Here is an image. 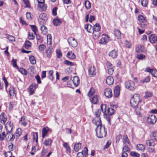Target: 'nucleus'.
<instances>
[{
	"instance_id": "nucleus-41",
	"label": "nucleus",
	"mask_w": 157,
	"mask_h": 157,
	"mask_svg": "<svg viewBox=\"0 0 157 157\" xmlns=\"http://www.w3.org/2000/svg\"><path fill=\"white\" fill-rule=\"evenodd\" d=\"M107 105L105 104H102L101 106V109L102 111L104 114L105 113L106 111Z\"/></svg>"
},
{
	"instance_id": "nucleus-33",
	"label": "nucleus",
	"mask_w": 157,
	"mask_h": 157,
	"mask_svg": "<svg viewBox=\"0 0 157 157\" xmlns=\"http://www.w3.org/2000/svg\"><path fill=\"white\" fill-rule=\"evenodd\" d=\"M114 34L118 39H120L121 38V33L120 31L117 29H115L114 31Z\"/></svg>"
},
{
	"instance_id": "nucleus-5",
	"label": "nucleus",
	"mask_w": 157,
	"mask_h": 157,
	"mask_svg": "<svg viewBox=\"0 0 157 157\" xmlns=\"http://www.w3.org/2000/svg\"><path fill=\"white\" fill-rule=\"evenodd\" d=\"M125 86L126 88L130 90L133 91L135 88L134 83L131 80H129L125 82Z\"/></svg>"
},
{
	"instance_id": "nucleus-28",
	"label": "nucleus",
	"mask_w": 157,
	"mask_h": 157,
	"mask_svg": "<svg viewBox=\"0 0 157 157\" xmlns=\"http://www.w3.org/2000/svg\"><path fill=\"white\" fill-rule=\"evenodd\" d=\"M151 138L153 141H157V131H155L152 132Z\"/></svg>"
},
{
	"instance_id": "nucleus-29",
	"label": "nucleus",
	"mask_w": 157,
	"mask_h": 157,
	"mask_svg": "<svg viewBox=\"0 0 157 157\" xmlns=\"http://www.w3.org/2000/svg\"><path fill=\"white\" fill-rule=\"evenodd\" d=\"M67 56L71 59H75L76 57L75 54L72 52H68L67 54Z\"/></svg>"
},
{
	"instance_id": "nucleus-6",
	"label": "nucleus",
	"mask_w": 157,
	"mask_h": 157,
	"mask_svg": "<svg viewBox=\"0 0 157 157\" xmlns=\"http://www.w3.org/2000/svg\"><path fill=\"white\" fill-rule=\"evenodd\" d=\"M157 118L153 114L149 115L147 117V121L148 123L150 124H153L156 123Z\"/></svg>"
},
{
	"instance_id": "nucleus-57",
	"label": "nucleus",
	"mask_w": 157,
	"mask_h": 157,
	"mask_svg": "<svg viewBox=\"0 0 157 157\" xmlns=\"http://www.w3.org/2000/svg\"><path fill=\"white\" fill-rule=\"evenodd\" d=\"M36 36V39L40 43H41L42 41V37L39 34H35Z\"/></svg>"
},
{
	"instance_id": "nucleus-23",
	"label": "nucleus",
	"mask_w": 157,
	"mask_h": 157,
	"mask_svg": "<svg viewBox=\"0 0 157 157\" xmlns=\"http://www.w3.org/2000/svg\"><path fill=\"white\" fill-rule=\"evenodd\" d=\"M4 115L5 113L4 112L2 113L0 115V120L1 121V122L4 124H5L7 121V118L5 117Z\"/></svg>"
},
{
	"instance_id": "nucleus-9",
	"label": "nucleus",
	"mask_w": 157,
	"mask_h": 157,
	"mask_svg": "<svg viewBox=\"0 0 157 157\" xmlns=\"http://www.w3.org/2000/svg\"><path fill=\"white\" fill-rule=\"evenodd\" d=\"M67 41L69 45L73 47H76L77 45V42L75 39L72 37L69 38Z\"/></svg>"
},
{
	"instance_id": "nucleus-43",
	"label": "nucleus",
	"mask_w": 157,
	"mask_h": 157,
	"mask_svg": "<svg viewBox=\"0 0 157 157\" xmlns=\"http://www.w3.org/2000/svg\"><path fill=\"white\" fill-rule=\"evenodd\" d=\"M95 92V89L93 87H91L88 94V95L89 97H91L92 96L93 94H94Z\"/></svg>"
},
{
	"instance_id": "nucleus-61",
	"label": "nucleus",
	"mask_w": 157,
	"mask_h": 157,
	"mask_svg": "<svg viewBox=\"0 0 157 157\" xmlns=\"http://www.w3.org/2000/svg\"><path fill=\"white\" fill-rule=\"evenodd\" d=\"M4 155L5 157H12V153L10 151L7 152H5L4 153Z\"/></svg>"
},
{
	"instance_id": "nucleus-55",
	"label": "nucleus",
	"mask_w": 157,
	"mask_h": 157,
	"mask_svg": "<svg viewBox=\"0 0 157 157\" xmlns=\"http://www.w3.org/2000/svg\"><path fill=\"white\" fill-rule=\"evenodd\" d=\"M145 95L144 96V97L145 98H148L151 97L152 94L151 92L147 91L145 92Z\"/></svg>"
},
{
	"instance_id": "nucleus-16",
	"label": "nucleus",
	"mask_w": 157,
	"mask_h": 157,
	"mask_svg": "<svg viewBox=\"0 0 157 157\" xmlns=\"http://www.w3.org/2000/svg\"><path fill=\"white\" fill-rule=\"evenodd\" d=\"M109 37L106 36L102 37L100 40L99 43L103 44H106L109 41Z\"/></svg>"
},
{
	"instance_id": "nucleus-46",
	"label": "nucleus",
	"mask_w": 157,
	"mask_h": 157,
	"mask_svg": "<svg viewBox=\"0 0 157 157\" xmlns=\"http://www.w3.org/2000/svg\"><path fill=\"white\" fill-rule=\"evenodd\" d=\"M150 80V78L149 76H148L147 77L144 79H143L140 81V82L142 83H144L145 82H149Z\"/></svg>"
},
{
	"instance_id": "nucleus-60",
	"label": "nucleus",
	"mask_w": 157,
	"mask_h": 157,
	"mask_svg": "<svg viewBox=\"0 0 157 157\" xmlns=\"http://www.w3.org/2000/svg\"><path fill=\"white\" fill-rule=\"evenodd\" d=\"M129 146L125 145L122 149L123 152H125L130 151V148L128 147Z\"/></svg>"
},
{
	"instance_id": "nucleus-27",
	"label": "nucleus",
	"mask_w": 157,
	"mask_h": 157,
	"mask_svg": "<svg viewBox=\"0 0 157 157\" xmlns=\"http://www.w3.org/2000/svg\"><path fill=\"white\" fill-rule=\"evenodd\" d=\"M9 93L11 96H13L14 95L16 96V94L14 88L13 86H10L9 89Z\"/></svg>"
},
{
	"instance_id": "nucleus-25",
	"label": "nucleus",
	"mask_w": 157,
	"mask_h": 157,
	"mask_svg": "<svg viewBox=\"0 0 157 157\" xmlns=\"http://www.w3.org/2000/svg\"><path fill=\"white\" fill-rule=\"evenodd\" d=\"M136 147L137 150L141 151L142 152H144L145 148V146L142 144H137Z\"/></svg>"
},
{
	"instance_id": "nucleus-22",
	"label": "nucleus",
	"mask_w": 157,
	"mask_h": 157,
	"mask_svg": "<svg viewBox=\"0 0 157 157\" xmlns=\"http://www.w3.org/2000/svg\"><path fill=\"white\" fill-rule=\"evenodd\" d=\"M109 56L112 57L114 59L117 57V53L115 50L114 49L109 52Z\"/></svg>"
},
{
	"instance_id": "nucleus-36",
	"label": "nucleus",
	"mask_w": 157,
	"mask_h": 157,
	"mask_svg": "<svg viewBox=\"0 0 157 157\" xmlns=\"http://www.w3.org/2000/svg\"><path fill=\"white\" fill-rule=\"evenodd\" d=\"M24 45L25 48L28 49L31 47V43L29 40H26Z\"/></svg>"
},
{
	"instance_id": "nucleus-48",
	"label": "nucleus",
	"mask_w": 157,
	"mask_h": 157,
	"mask_svg": "<svg viewBox=\"0 0 157 157\" xmlns=\"http://www.w3.org/2000/svg\"><path fill=\"white\" fill-rule=\"evenodd\" d=\"M29 92L30 94V95H32L35 92V89H34L33 88L31 87L30 86H29V88H28Z\"/></svg>"
},
{
	"instance_id": "nucleus-63",
	"label": "nucleus",
	"mask_w": 157,
	"mask_h": 157,
	"mask_svg": "<svg viewBox=\"0 0 157 157\" xmlns=\"http://www.w3.org/2000/svg\"><path fill=\"white\" fill-rule=\"evenodd\" d=\"M137 58L139 59L142 60L145 58V56L142 54H137Z\"/></svg>"
},
{
	"instance_id": "nucleus-47",
	"label": "nucleus",
	"mask_w": 157,
	"mask_h": 157,
	"mask_svg": "<svg viewBox=\"0 0 157 157\" xmlns=\"http://www.w3.org/2000/svg\"><path fill=\"white\" fill-rule=\"evenodd\" d=\"M38 48L40 51H44L46 48V46L44 44H42L39 45Z\"/></svg>"
},
{
	"instance_id": "nucleus-10",
	"label": "nucleus",
	"mask_w": 157,
	"mask_h": 157,
	"mask_svg": "<svg viewBox=\"0 0 157 157\" xmlns=\"http://www.w3.org/2000/svg\"><path fill=\"white\" fill-rule=\"evenodd\" d=\"M105 95L108 98H111L112 96V93L111 90L110 88L106 89L104 92Z\"/></svg>"
},
{
	"instance_id": "nucleus-59",
	"label": "nucleus",
	"mask_w": 157,
	"mask_h": 157,
	"mask_svg": "<svg viewBox=\"0 0 157 157\" xmlns=\"http://www.w3.org/2000/svg\"><path fill=\"white\" fill-rule=\"evenodd\" d=\"M6 135L5 132H3L0 134V140H3Z\"/></svg>"
},
{
	"instance_id": "nucleus-52",
	"label": "nucleus",
	"mask_w": 157,
	"mask_h": 157,
	"mask_svg": "<svg viewBox=\"0 0 157 157\" xmlns=\"http://www.w3.org/2000/svg\"><path fill=\"white\" fill-rule=\"evenodd\" d=\"M35 37L33 35V33L30 32L28 33V38L29 40H33L34 39Z\"/></svg>"
},
{
	"instance_id": "nucleus-58",
	"label": "nucleus",
	"mask_w": 157,
	"mask_h": 157,
	"mask_svg": "<svg viewBox=\"0 0 157 157\" xmlns=\"http://www.w3.org/2000/svg\"><path fill=\"white\" fill-rule=\"evenodd\" d=\"M33 138L34 140H36V142L37 143L38 141V134L37 132H33Z\"/></svg>"
},
{
	"instance_id": "nucleus-15",
	"label": "nucleus",
	"mask_w": 157,
	"mask_h": 157,
	"mask_svg": "<svg viewBox=\"0 0 157 157\" xmlns=\"http://www.w3.org/2000/svg\"><path fill=\"white\" fill-rule=\"evenodd\" d=\"M101 112V109H97L95 111V115L96 117H97V118H96V119L95 120H94L93 121V122H94V124H95V122H97V121H98V119L99 118H100V119L101 120L100 118H99V117L100 116Z\"/></svg>"
},
{
	"instance_id": "nucleus-21",
	"label": "nucleus",
	"mask_w": 157,
	"mask_h": 157,
	"mask_svg": "<svg viewBox=\"0 0 157 157\" xmlns=\"http://www.w3.org/2000/svg\"><path fill=\"white\" fill-rule=\"evenodd\" d=\"M114 82V79L113 77L111 76H108L106 79V83L109 85H112Z\"/></svg>"
},
{
	"instance_id": "nucleus-13",
	"label": "nucleus",
	"mask_w": 157,
	"mask_h": 157,
	"mask_svg": "<svg viewBox=\"0 0 157 157\" xmlns=\"http://www.w3.org/2000/svg\"><path fill=\"white\" fill-rule=\"evenodd\" d=\"M71 79L75 86H78L79 83V79L78 77L76 76H74L73 77V79Z\"/></svg>"
},
{
	"instance_id": "nucleus-42",
	"label": "nucleus",
	"mask_w": 157,
	"mask_h": 157,
	"mask_svg": "<svg viewBox=\"0 0 157 157\" xmlns=\"http://www.w3.org/2000/svg\"><path fill=\"white\" fill-rule=\"evenodd\" d=\"M53 71L52 70H50L48 71V78L52 81L54 78V77L53 75Z\"/></svg>"
},
{
	"instance_id": "nucleus-7",
	"label": "nucleus",
	"mask_w": 157,
	"mask_h": 157,
	"mask_svg": "<svg viewBox=\"0 0 157 157\" xmlns=\"http://www.w3.org/2000/svg\"><path fill=\"white\" fill-rule=\"evenodd\" d=\"M13 124L11 121H8L6 123V128L7 132V135H9L11 134V132L13 129Z\"/></svg>"
},
{
	"instance_id": "nucleus-39",
	"label": "nucleus",
	"mask_w": 157,
	"mask_h": 157,
	"mask_svg": "<svg viewBox=\"0 0 157 157\" xmlns=\"http://www.w3.org/2000/svg\"><path fill=\"white\" fill-rule=\"evenodd\" d=\"M101 29V26L98 23H96L94 25V31L99 32Z\"/></svg>"
},
{
	"instance_id": "nucleus-35",
	"label": "nucleus",
	"mask_w": 157,
	"mask_h": 157,
	"mask_svg": "<svg viewBox=\"0 0 157 157\" xmlns=\"http://www.w3.org/2000/svg\"><path fill=\"white\" fill-rule=\"evenodd\" d=\"M81 143H76L74 145V149L75 151H78L81 148Z\"/></svg>"
},
{
	"instance_id": "nucleus-54",
	"label": "nucleus",
	"mask_w": 157,
	"mask_h": 157,
	"mask_svg": "<svg viewBox=\"0 0 157 157\" xmlns=\"http://www.w3.org/2000/svg\"><path fill=\"white\" fill-rule=\"evenodd\" d=\"M64 63L67 65L70 66H73L74 65V63L72 62L69 61L67 60H65L64 62Z\"/></svg>"
},
{
	"instance_id": "nucleus-62",
	"label": "nucleus",
	"mask_w": 157,
	"mask_h": 157,
	"mask_svg": "<svg viewBox=\"0 0 157 157\" xmlns=\"http://www.w3.org/2000/svg\"><path fill=\"white\" fill-rule=\"evenodd\" d=\"M56 53L57 55V57L58 58H60L62 56V53L61 51L59 50H57L56 51Z\"/></svg>"
},
{
	"instance_id": "nucleus-8",
	"label": "nucleus",
	"mask_w": 157,
	"mask_h": 157,
	"mask_svg": "<svg viewBox=\"0 0 157 157\" xmlns=\"http://www.w3.org/2000/svg\"><path fill=\"white\" fill-rule=\"evenodd\" d=\"M96 69L94 66H90L88 69L89 75L91 77L94 76L96 75Z\"/></svg>"
},
{
	"instance_id": "nucleus-40",
	"label": "nucleus",
	"mask_w": 157,
	"mask_h": 157,
	"mask_svg": "<svg viewBox=\"0 0 157 157\" xmlns=\"http://www.w3.org/2000/svg\"><path fill=\"white\" fill-rule=\"evenodd\" d=\"M17 69L22 74L26 75H27V71L24 69L22 68H18Z\"/></svg>"
},
{
	"instance_id": "nucleus-37",
	"label": "nucleus",
	"mask_w": 157,
	"mask_h": 157,
	"mask_svg": "<svg viewBox=\"0 0 157 157\" xmlns=\"http://www.w3.org/2000/svg\"><path fill=\"white\" fill-rule=\"evenodd\" d=\"M63 146L66 149L67 153H71V149L69 145L67 143H64L63 144Z\"/></svg>"
},
{
	"instance_id": "nucleus-12",
	"label": "nucleus",
	"mask_w": 157,
	"mask_h": 157,
	"mask_svg": "<svg viewBox=\"0 0 157 157\" xmlns=\"http://www.w3.org/2000/svg\"><path fill=\"white\" fill-rule=\"evenodd\" d=\"M85 28L87 31L89 33H93L94 32V27L91 25L86 24L85 25Z\"/></svg>"
},
{
	"instance_id": "nucleus-38",
	"label": "nucleus",
	"mask_w": 157,
	"mask_h": 157,
	"mask_svg": "<svg viewBox=\"0 0 157 157\" xmlns=\"http://www.w3.org/2000/svg\"><path fill=\"white\" fill-rule=\"evenodd\" d=\"M154 141L151 139L150 140H147L146 141V144L147 146H154L155 145V143L154 142Z\"/></svg>"
},
{
	"instance_id": "nucleus-45",
	"label": "nucleus",
	"mask_w": 157,
	"mask_h": 157,
	"mask_svg": "<svg viewBox=\"0 0 157 157\" xmlns=\"http://www.w3.org/2000/svg\"><path fill=\"white\" fill-rule=\"evenodd\" d=\"M29 59L30 63L33 64L36 63V60L35 59L34 56L33 55H31L29 57Z\"/></svg>"
},
{
	"instance_id": "nucleus-51",
	"label": "nucleus",
	"mask_w": 157,
	"mask_h": 157,
	"mask_svg": "<svg viewBox=\"0 0 157 157\" xmlns=\"http://www.w3.org/2000/svg\"><path fill=\"white\" fill-rule=\"evenodd\" d=\"M85 6L86 9H90L91 6V4L88 1H86L85 2Z\"/></svg>"
},
{
	"instance_id": "nucleus-14",
	"label": "nucleus",
	"mask_w": 157,
	"mask_h": 157,
	"mask_svg": "<svg viewBox=\"0 0 157 157\" xmlns=\"http://www.w3.org/2000/svg\"><path fill=\"white\" fill-rule=\"evenodd\" d=\"M62 22V20L58 17L55 18L53 20V24L55 26L59 25Z\"/></svg>"
},
{
	"instance_id": "nucleus-3",
	"label": "nucleus",
	"mask_w": 157,
	"mask_h": 157,
	"mask_svg": "<svg viewBox=\"0 0 157 157\" xmlns=\"http://www.w3.org/2000/svg\"><path fill=\"white\" fill-rule=\"evenodd\" d=\"M114 113V109L112 108H108L107 109V113L108 114L105 113L104 114V117L106 119L108 122V123L109 125L111 124V118L110 115H112Z\"/></svg>"
},
{
	"instance_id": "nucleus-1",
	"label": "nucleus",
	"mask_w": 157,
	"mask_h": 157,
	"mask_svg": "<svg viewBox=\"0 0 157 157\" xmlns=\"http://www.w3.org/2000/svg\"><path fill=\"white\" fill-rule=\"evenodd\" d=\"M97 122H95V124L97 126L95 129L97 137L102 138L106 136L107 134L106 129L104 126H102L101 120L99 118Z\"/></svg>"
},
{
	"instance_id": "nucleus-19",
	"label": "nucleus",
	"mask_w": 157,
	"mask_h": 157,
	"mask_svg": "<svg viewBox=\"0 0 157 157\" xmlns=\"http://www.w3.org/2000/svg\"><path fill=\"white\" fill-rule=\"evenodd\" d=\"M123 142L124 145L128 146L130 145V142L129 141L128 138L126 135L123 136Z\"/></svg>"
},
{
	"instance_id": "nucleus-56",
	"label": "nucleus",
	"mask_w": 157,
	"mask_h": 157,
	"mask_svg": "<svg viewBox=\"0 0 157 157\" xmlns=\"http://www.w3.org/2000/svg\"><path fill=\"white\" fill-rule=\"evenodd\" d=\"M151 74L154 77L157 78V70L153 69L152 70Z\"/></svg>"
},
{
	"instance_id": "nucleus-17",
	"label": "nucleus",
	"mask_w": 157,
	"mask_h": 157,
	"mask_svg": "<svg viewBox=\"0 0 157 157\" xmlns=\"http://www.w3.org/2000/svg\"><path fill=\"white\" fill-rule=\"evenodd\" d=\"M120 88L118 86H116L114 90V96L115 97H117L119 96L120 94Z\"/></svg>"
},
{
	"instance_id": "nucleus-31",
	"label": "nucleus",
	"mask_w": 157,
	"mask_h": 157,
	"mask_svg": "<svg viewBox=\"0 0 157 157\" xmlns=\"http://www.w3.org/2000/svg\"><path fill=\"white\" fill-rule=\"evenodd\" d=\"M22 130L21 129V128H17L15 132V136L16 137V138H18L20 135L22 134Z\"/></svg>"
},
{
	"instance_id": "nucleus-4",
	"label": "nucleus",
	"mask_w": 157,
	"mask_h": 157,
	"mask_svg": "<svg viewBox=\"0 0 157 157\" xmlns=\"http://www.w3.org/2000/svg\"><path fill=\"white\" fill-rule=\"evenodd\" d=\"M48 20L47 15L44 13L40 14L38 19V21L40 25H44Z\"/></svg>"
},
{
	"instance_id": "nucleus-64",
	"label": "nucleus",
	"mask_w": 157,
	"mask_h": 157,
	"mask_svg": "<svg viewBox=\"0 0 157 157\" xmlns=\"http://www.w3.org/2000/svg\"><path fill=\"white\" fill-rule=\"evenodd\" d=\"M114 70V69L113 67H110L108 69V73L109 74L112 75Z\"/></svg>"
},
{
	"instance_id": "nucleus-2",
	"label": "nucleus",
	"mask_w": 157,
	"mask_h": 157,
	"mask_svg": "<svg viewBox=\"0 0 157 157\" xmlns=\"http://www.w3.org/2000/svg\"><path fill=\"white\" fill-rule=\"evenodd\" d=\"M141 102L140 96L138 94H134L131 99L130 103L131 105L133 107H136L139 103Z\"/></svg>"
},
{
	"instance_id": "nucleus-30",
	"label": "nucleus",
	"mask_w": 157,
	"mask_h": 157,
	"mask_svg": "<svg viewBox=\"0 0 157 157\" xmlns=\"http://www.w3.org/2000/svg\"><path fill=\"white\" fill-rule=\"evenodd\" d=\"M136 51L138 53L143 52L144 51V46L142 45H138L136 48Z\"/></svg>"
},
{
	"instance_id": "nucleus-26",
	"label": "nucleus",
	"mask_w": 157,
	"mask_h": 157,
	"mask_svg": "<svg viewBox=\"0 0 157 157\" xmlns=\"http://www.w3.org/2000/svg\"><path fill=\"white\" fill-rule=\"evenodd\" d=\"M138 20L140 23H145L146 21V20L145 17L143 16L139 15L138 16Z\"/></svg>"
},
{
	"instance_id": "nucleus-44",
	"label": "nucleus",
	"mask_w": 157,
	"mask_h": 157,
	"mask_svg": "<svg viewBox=\"0 0 157 157\" xmlns=\"http://www.w3.org/2000/svg\"><path fill=\"white\" fill-rule=\"evenodd\" d=\"M24 4L25 5V7L28 8V9H31L30 5L29 0H23Z\"/></svg>"
},
{
	"instance_id": "nucleus-53",
	"label": "nucleus",
	"mask_w": 157,
	"mask_h": 157,
	"mask_svg": "<svg viewBox=\"0 0 157 157\" xmlns=\"http://www.w3.org/2000/svg\"><path fill=\"white\" fill-rule=\"evenodd\" d=\"M32 31L35 34H36V32L37 30V28L35 25H30Z\"/></svg>"
},
{
	"instance_id": "nucleus-32",
	"label": "nucleus",
	"mask_w": 157,
	"mask_h": 157,
	"mask_svg": "<svg viewBox=\"0 0 157 157\" xmlns=\"http://www.w3.org/2000/svg\"><path fill=\"white\" fill-rule=\"evenodd\" d=\"M41 25V26L40 27V30L41 31V33L44 34H46L48 31V29L44 25Z\"/></svg>"
},
{
	"instance_id": "nucleus-34",
	"label": "nucleus",
	"mask_w": 157,
	"mask_h": 157,
	"mask_svg": "<svg viewBox=\"0 0 157 157\" xmlns=\"http://www.w3.org/2000/svg\"><path fill=\"white\" fill-rule=\"evenodd\" d=\"M52 46H50L48 47V49L46 50V53L47 54V57L49 58L51 55L52 51Z\"/></svg>"
},
{
	"instance_id": "nucleus-50",
	"label": "nucleus",
	"mask_w": 157,
	"mask_h": 157,
	"mask_svg": "<svg viewBox=\"0 0 157 157\" xmlns=\"http://www.w3.org/2000/svg\"><path fill=\"white\" fill-rule=\"evenodd\" d=\"M52 143V140L50 139H47L45 140L44 142V144L46 145H50Z\"/></svg>"
},
{
	"instance_id": "nucleus-18",
	"label": "nucleus",
	"mask_w": 157,
	"mask_h": 157,
	"mask_svg": "<svg viewBox=\"0 0 157 157\" xmlns=\"http://www.w3.org/2000/svg\"><path fill=\"white\" fill-rule=\"evenodd\" d=\"M98 96L97 95H94L93 97H92L91 100V103L94 104H98Z\"/></svg>"
},
{
	"instance_id": "nucleus-20",
	"label": "nucleus",
	"mask_w": 157,
	"mask_h": 157,
	"mask_svg": "<svg viewBox=\"0 0 157 157\" xmlns=\"http://www.w3.org/2000/svg\"><path fill=\"white\" fill-rule=\"evenodd\" d=\"M38 7L39 9H41L42 10H46L47 6L43 2H39L38 4Z\"/></svg>"
},
{
	"instance_id": "nucleus-49",
	"label": "nucleus",
	"mask_w": 157,
	"mask_h": 157,
	"mask_svg": "<svg viewBox=\"0 0 157 157\" xmlns=\"http://www.w3.org/2000/svg\"><path fill=\"white\" fill-rule=\"evenodd\" d=\"M130 155L133 157H139L140 156V154L134 151H131L130 153Z\"/></svg>"
},
{
	"instance_id": "nucleus-11",
	"label": "nucleus",
	"mask_w": 157,
	"mask_h": 157,
	"mask_svg": "<svg viewBox=\"0 0 157 157\" xmlns=\"http://www.w3.org/2000/svg\"><path fill=\"white\" fill-rule=\"evenodd\" d=\"M150 42L151 43H155L157 42V36L155 34H152L149 36Z\"/></svg>"
},
{
	"instance_id": "nucleus-24",
	"label": "nucleus",
	"mask_w": 157,
	"mask_h": 157,
	"mask_svg": "<svg viewBox=\"0 0 157 157\" xmlns=\"http://www.w3.org/2000/svg\"><path fill=\"white\" fill-rule=\"evenodd\" d=\"M49 128L48 127L44 128L42 131V137L44 138L47 135L49 131Z\"/></svg>"
}]
</instances>
